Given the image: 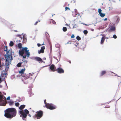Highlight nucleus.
I'll return each instance as SVG.
<instances>
[{
	"mask_svg": "<svg viewBox=\"0 0 121 121\" xmlns=\"http://www.w3.org/2000/svg\"><path fill=\"white\" fill-rule=\"evenodd\" d=\"M17 111L16 109L13 108H9L5 110L4 116L8 118H12L16 115Z\"/></svg>",
	"mask_w": 121,
	"mask_h": 121,
	"instance_id": "f257e3e1",
	"label": "nucleus"
},
{
	"mask_svg": "<svg viewBox=\"0 0 121 121\" xmlns=\"http://www.w3.org/2000/svg\"><path fill=\"white\" fill-rule=\"evenodd\" d=\"M27 49V48L25 47L22 48V50H20L19 51V55L22 56L24 59L26 58V56L28 57H29L30 53L29 52V50H28Z\"/></svg>",
	"mask_w": 121,
	"mask_h": 121,
	"instance_id": "f03ea898",
	"label": "nucleus"
},
{
	"mask_svg": "<svg viewBox=\"0 0 121 121\" xmlns=\"http://www.w3.org/2000/svg\"><path fill=\"white\" fill-rule=\"evenodd\" d=\"M7 55H5V57L6 58L5 64L7 65L10 64H11V62L12 59V52L11 51L9 50L6 52Z\"/></svg>",
	"mask_w": 121,
	"mask_h": 121,
	"instance_id": "7ed1b4c3",
	"label": "nucleus"
},
{
	"mask_svg": "<svg viewBox=\"0 0 121 121\" xmlns=\"http://www.w3.org/2000/svg\"><path fill=\"white\" fill-rule=\"evenodd\" d=\"M6 103V98L3 95L0 94V105L5 106Z\"/></svg>",
	"mask_w": 121,
	"mask_h": 121,
	"instance_id": "20e7f679",
	"label": "nucleus"
},
{
	"mask_svg": "<svg viewBox=\"0 0 121 121\" xmlns=\"http://www.w3.org/2000/svg\"><path fill=\"white\" fill-rule=\"evenodd\" d=\"M43 114V112L41 110L38 111L36 112L34 117L35 118L38 119H40L42 117Z\"/></svg>",
	"mask_w": 121,
	"mask_h": 121,
	"instance_id": "39448f33",
	"label": "nucleus"
},
{
	"mask_svg": "<svg viewBox=\"0 0 121 121\" xmlns=\"http://www.w3.org/2000/svg\"><path fill=\"white\" fill-rule=\"evenodd\" d=\"M46 108L50 110L54 109L56 108V106L53 104H49L48 103L46 105Z\"/></svg>",
	"mask_w": 121,
	"mask_h": 121,
	"instance_id": "423d86ee",
	"label": "nucleus"
},
{
	"mask_svg": "<svg viewBox=\"0 0 121 121\" xmlns=\"http://www.w3.org/2000/svg\"><path fill=\"white\" fill-rule=\"evenodd\" d=\"M19 113L21 114V115H20V117H22L23 120L26 121V120L25 118L26 117L27 114L25 113L23 110L20 111H19Z\"/></svg>",
	"mask_w": 121,
	"mask_h": 121,
	"instance_id": "0eeeda50",
	"label": "nucleus"
},
{
	"mask_svg": "<svg viewBox=\"0 0 121 121\" xmlns=\"http://www.w3.org/2000/svg\"><path fill=\"white\" fill-rule=\"evenodd\" d=\"M35 78V76L33 73L31 74L29 73L25 77V78H26V79H34Z\"/></svg>",
	"mask_w": 121,
	"mask_h": 121,
	"instance_id": "6e6552de",
	"label": "nucleus"
},
{
	"mask_svg": "<svg viewBox=\"0 0 121 121\" xmlns=\"http://www.w3.org/2000/svg\"><path fill=\"white\" fill-rule=\"evenodd\" d=\"M34 59L36 61L39 62V63L43 62L44 61L41 58L39 57H34Z\"/></svg>",
	"mask_w": 121,
	"mask_h": 121,
	"instance_id": "1a4fd4ad",
	"label": "nucleus"
},
{
	"mask_svg": "<svg viewBox=\"0 0 121 121\" xmlns=\"http://www.w3.org/2000/svg\"><path fill=\"white\" fill-rule=\"evenodd\" d=\"M56 71L57 73H64V70L62 68L59 67L56 69Z\"/></svg>",
	"mask_w": 121,
	"mask_h": 121,
	"instance_id": "9d476101",
	"label": "nucleus"
},
{
	"mask_svg": "<svg viewBox=\"0 0 121 121\" xmlns=\"http://www.w3.org/2000/svg\"><path fill=\"white\" fill-rule=\"evenodd\" d=\"M50 69L52 71L54 72L56 71V68L53 64H52L50 66Z\"/></svg>",
	"mask_w": 121,
	"mask_h": 121,
	"instance_id": "9b49d317",
	"label": "nucleus"
},
{
	"mask_svg": "<svg viewBox=\"0 0 121 121\" xmlns=\"http://www.w3.org/2000/svg\"><path fill=\"white\" fill-rule=\"evenodd\" d=\"M45 49V47L44 46L41 47V49L39 51H38V53L40 54L41 53H43L44 52V49Z\"/></svg>",
	"mask_w": 121,
	"mask_h": 121,
	"instance_id": "f8f14e48",
	"label": "nucleus"
},
{
	"mask_svg": "<svg viewBox=\"0 0 121 121\" xmlns=\"http://www.w3.org/2000/svg\"><path fill=\"white\" fill-rule=\"evenodd\" d=\"M22 61V66L24 67L25 66L26 64L27 63V61L26 60H23Z\"/></svg>",
	"mask_w": 121,
	"mask_h": 121,
	"instance_id": "ddd939ff",
	"label": "nucleus"
},
{
	"mask_svg": "<svg viewBox=\"0 0 121 121\" xmlns=\"http://www.w3.org/2000/svg\"><path fill=\"white\" fill-rule=\"evenodd\" d=\"M115 30V28L114 26H112L109 29V31L110 32H112L113 31Z\"/></svg>",
	"mask_w": 121,
	"mask_h": 121,
	"instance_id": "4468645a",
	"label": "nucleus"
},
{
	"mask_svg": "<svg viewBox=\"0 0 121 121\" xmlns=\"http://www.w3.org/2000/svg\"><path fill=\"white\" fill-rule=\"evenodd\" d=\"M49 23L51 24H56V23L55 21L52 19H51L50 20Z\"/></svg>",
	"mask_w": 121,
	"mask_h": 121,
	"instance_id": "2eb2a0df",
	"label": "nucleus"
},
{
	"mask_svg": "<svg viewBox=\"0 0 121 121\" xmlns=\"http://www.w3.org/2000/svg\"><path fill=\"white\" fill-rule=\"evenodd\" d=\"M25 69L24 68V69H22L20 71H19V72L20 73V74H23L24 73V72L25 70Z\"/></svg>",
	"mask_w": 121,
	"mask_h": 121,
	"instance_id": "dca6fc26",
	"label": "nucleus"
},
{
	"mask_svg": "<svg viewBox=\"0 0 121 121\" xmlns=\"http://www.w3.org/2000/svg\"><path fill=\"white\" fill-rule=\"evenodd\" d=\"M106 73V72L105 71H103L101 72L100 74V76H102L105 74Z\"/></svg>",
	"mask_w": 121,
	"mask_h": 121,
	"instance_id": "f3484780",
	"label": "nucleus"
},
{
	"mask_svg": "<svg viewBox=\"0 0 121 121\" xmlns=\"http://www.w3.org/2000/svg\"><path fill=\"white\" fill-rule=\"evenodd\" d=\"M105 40V36H104L102 37V38L101 41V44H102L103 43H104V42Z\"/></svg>",
	"mask_w": 121,
	"mask_h": 121,
	"instance_id": "a211bd4d",
	"label": "nucleus"
},
{
	"mask_svg": "<svg viewBox=\"0 0 121 121\" xmlns=\"http://www.w3.org/2000/svg\"><path fill=\"white\" fill-rule=\"evenodd\" d=\"M25 107V105H22L20 106L19 108L20 110H22Z\"/></svg>",
	"mask_w": 121,
	"mask_h": 121,
	"instance_id": "6ab92c4d",
	"label": "nucleus"
},
{
	"mask_svg": "<svg viewBox=\"0 0 121 121\" xmlns=\"http://www.w3.org/2000/svg\"><path fill=\"white\" fill-rule=\"evenodd\" d=\"M18 46L19 48L21 49L22 48V44L21 43H18Z\"/></svg>",
	"mask_w": 121,
	"mask_h": 121,
	"instance_id": "aec40b11",
	"label": "nucleus"
},
{
	"mask_svg": "<svg viewBox=\"0 0 121 121\" xmlns=\"http://www.w3.org/2000/svg\"><path fill=\"white\" fill-rule=\"evenodd\" d=\"M22 63L21 62H19L17 64V66L18 67H19L21 66V65H22Z\"/></svg>",
	"mask_w": 121,
	"mask_h": 121,
	"instance_id": "412c9836",
	"label": "nucleus"
},
{
	"mask_svg": "<svg viewBox=\"0 0 121 121\" xmlns=\"http://www.w3.org/2000/svg\"><path fill=\"white\" fill-rule=\"evenodd\" d=\"M100 16L102 17H104L105 15V14L102 13L99 14Z\"/></svg>",
	"mask_w": 121,
	"mask_h": 121,
	"instance_id": "4be33fe9",
	"label": "nucleus"
},
{
	"mask_svg": "<svg viewBox=\"0 0 121 121\" xmlns=\"http://www.w3.org/2000/svg\"><path fill=\"white\" fill-rule=\"evenodd\" d=\"M8 103H9V104L10 105H11L13 104L14 102L13 101H11L8 102Z\"/></svg>",
	"mask_w": 121,
	"mask_h": 121,
	"instance_id": "5701e85b",
	"label": "nucleus"
},
{
	"mask_svg": "<svg viewBox=\"0 0 121 121\" xmlns=\"http://www.w3.org/2000/svg\"><path fill=\"white\" fill-rule=\"evenodd\" d=\"M13 42L12 41H11L9 43V46L11 47H12L13 45Z\"/></svg>",
	"mask_w": 121,
	"mask_h": 121,
	"instance_id": "b1692460",
	"label": "nucleus"
},
{
	"mask_svg": "<svg viewBox=\"0 0 121 121\" xmlns=\"http://www.w3.org/2000/svg\"><path fill=\"white\" fill-rule=\"evenodd\" d=\"M26 114H28L29 113V111L28 110L26 109L24 110V112Z\"/></svg>",
	"mask_w": 121,
	"mask_h": 121,
	"instance_id": "393cba45",
	"label": "nucleus"
},
{
	"mask_svg": "<svg viewBox=\"0 0 121 121\" xmlns=\"http://www.w3.org/2000/svg\"><path fill=\"white\" fill-rule=\"evenodd\" d=\"M63 30L64 32H65L67 30V29L66 27H64L63 28Z\"/></svg>",
	"mask_w": 121,
	"mask_h": 121,
	"instance_id": "a878e982",
	"label": "nucleus"
},
{
	"mask_svg": "<svg viewBox=\"0 0 121 121\" xmlns=\"http://www.w3.org/2000/svg\"><path fill=\"white\" fill-rule=\"evenodd\" d=\"M8 48L7 46H6L5 47V48H4V51H6L7 52L8 51H9V50L8 51L7 49Z\"/></svg>",
	"mask_w": 121,
	"mask_h": 121,
	"instance_id": "bb28decb",
	"label": "nucleus"
},
{
	"mask_svg": "<svg viewBox=\"0 0 121 121\" xmlns=\"http://www.w3.org/2000/svg\"><path fill=\"white\" fill-rule=\"evenodd\" d=\"M41 21L40 20H38L37 21H36L35 23L34 24V25H37V24L39 22H40Z\"/></svg>",
	"mask_w": 121,
	"mask_h": 121,
	"instance_id": "cd10ccee",
	"label": "nucleus"
},
{
	"mask_svg": "<svg viewBox=\"0 0 121 121\" xmlns=\"http://www.w3.org/2000/svg\"><path fill=\"white\" fill-rule=\"evenodd\" d=\"M76 39L78 40H80L81 39V38L78 36H77Z\"/></svg>",
	"mask_w": 121,
	"mask_h": 121,
	"instance_id": "c85d7f7f",
	"label": "nucleus"
},
{
	"mask_svg": "<svg viewBox=\"0 0 121 121\" xmlns=\"http://www.w3.org/2000/svg\"><path fill=\"white\" fill-rule=\"evenodd\" d=\"M102 10H101V9H98V12L99 14L102 13Z\"/></svg>",
	"mask_w": 121,
	"mask_h": 121,
	"instance_id": "c756f323",
	"label": "nucleus"
},
{
	"mask_svg": "<svg viewBox=\"0 0 121 121\" xmlns=\"http://www.w3.org/2000/svg\"><path fill=\"white\" fill-rule=\"evenodd\" d=\"M85 35L87 34L88 33V31L86 30H85L83 31Z\"/></svg>",
	"mask_w": 121,
	"mask_h": 121,
	"instance_id": "7c9ffc66",
	"label": "nucleus"
},
{
	"mask_svg": "<svg viewBox=\"0 0 121 121\" xmlns=\"http://www.w3.org/2000/svg\"><path fill=\"white\" fill-rule=\"evenodd\" d=\"M15 105L17 107L19 105V104L18 102L16 103H15Z\"/></svg>",
	"mask_w": 121,
	"mask_h": 121,
	"instance_id": "2f4dec72",
	"label": "nucleus"
},
{
	"mask_svg": "<svg viewBox=\"0 0 121 121\" xmlns=\"http://www.w3.org/2000/svg\"><path fill=\"white\" fill-rule=\"evenodd\" d=\"M113 37L114 39H116L117 38V36L115 35H113Z\"/></svg>",
	"mask_w": 121,
	"mask_h": 121,
	"instance_id": "473e14b6",
	"label": "nucleus"
},
{
	"mask_svg": "<svg viewBox=\"0 0 121 121\" xmlns=\"http://www.w3.org/2000/svg\"><path fill=\"white\" fill-rule=\"evenodd\" d=\"M44 104L45 105V106H46V105L47 104V103L46 100V99L44 100Z\"/></svg>",
	"mask_w": 121,
	"mask_h": 121,
	"instance_id": "72a5a7b5",
	"label": "nucleus"
},
{
	"mask_svg": "<svg viewBox=\"0 0 121 121\" xmlns=\"http://www.w3.org/2000/svg\"><path fill=\"white\" fill-rule=\"evenodd\" d=\"M65 10H66L67 9H68L69 10H70V9L69 8L67 7H65Z\"/></svg>",
	"mask_w": 121,
	"mask_h": 121,
	"instance_id": "f704fd0d",
	"label": "nucleus"
},
{
	"mask_svg": "<svg viewBox=\"0 0 121 121\" xmlns=\"http://www.w3.org/2000/svg\"><path fill=\"white\" fill-rule=\"evenodd\" d=\"M75 37L74 35H72L71 36V38H73Z\"/></svg>",
	"mask_w": 121,
	"mask_h": 121,
	"instance_id": "c9c22d12",
	"label": "nucleus"
},
{
	"mask_svg": "<svg viewBox=\"0 0 121 121\" xmlns=\"http://www.w3.org/2000/svg\"><path fill=\"white\" fill-rule=\"evenodd\" d=\"M37 45L38 46V47H40V46H41V44H40L39 43H38L37 44Z\"/></svg>",
	"mask_w": 121,
	"mask_h": 121,
	"instance_id": "e433bc0d",
	"label": "nucleus"
},
{
	"mask_svg": "<svg viewBox=\"0 0 121 121\" xmlns=\"http://www.w3.org/2000/svg\"><path fill=\"white\" fill-rule=\"evenodd\" d=\"M109 10L112 9V7H109Z\"/></svg>",
	"mask_w": 121,
	"mask_h": 121,
	"instance_id": "4c0bfd02",
	"label": "nucleus"
},
{
	"mask_svg": "<svg viewBox=\"0 0 121 121\" xmlns=\"http://www.w3.org/2000/svg\"><path fill=\"white\" fill-rule=\"evenodd\" d=\"M10 97H8L7 98V100H9L10 99Z\"/></svg>",
	"mask_w": 121,
	"mask_h": 121,
	"instance_id": "58836bf2",
	"label": "nucleus"
},
{
	"mask_svg": "<svg viewBox=\"0 0 121 121\" xmlns=\"http://www.w3.org/2000/svg\"><path fill=\"white\" fill-rule=\"evenodd\" d=\"M2 82L1 78L0 77V83Z\"/></svg>",
	"mask_w": 121,
	"mask_h": 121,
	"instance_id": "ea45409f",
	"label": "nucleus"
},
{
	"mask_svg": "<svg viewBox=\"0 0 121 121\" xmlns=\"http://www.w3.org/2000/svg\"><path fill=\"white\" fill-rule=\"evenodd\" d=\"M17 36L19 37H20L21 36V35H17Z\"/></svg>",
	"mask_w": 121,
	"mask_h": 121,
	"instance_id": "a19ab883",
	"label": "nucleus"
},
{
	"mask_svg": "<svg viewBox=\"0 0 121 121\" xmlns=\"http://www.w3.org/2000/svg\"><path fill=\"white\" fill-rule=\"evenodd\" d=\"M107 20V18H105L104 19V20L105 21H106Z\"/></svg>",
	"mask_w": 121,
	"mask_h": 121,
	"instance_id": "79ce46f5",
	"label": "nucleus"
},
{
	"mask_svg": "<svg viewBox=\"0 0 121 121\" xmlns=\"http://www.w3.org/2000/svg\"><path fill=\"white\" fill-rule=\"evenodd\" d=\"M109 107H110L105 106V108H109Z\"/></svg>",
	"mask_w": 121,
	"mask_h": 121,
	"instance_id": "37998d69",
	"label": "nucleus"
},
{
	"mask_svg": "<svg viewBox=\"0 0 121 121\" xmlns=\"http://www.w3.org/2000/svg\"><path fill=\"white\" fill-rule=\"evenodd\" d=\"M3 74H4L5 75H6V74H7V73H3Z\"/></svg>",
	"mask_w": 121,
	"mask_h": 121,
	"instance_id": "c03bdc74",
	"label": "nucleus"
},
{
	"mask_svg": "<svg viewBox=\"0 0 121 121\" xmlns=\"http://www.w3.org/2000/svg\"><path fill=\"white\" fill-rule=\"evenodd\" d=\"M83 24L85 25H86V26H88L89 25H87V24Z\"/></svg>",
	"mask_w": 121,
	"mask_h": 121,
	"instance_id": "a18cd8bd",
	"label": "nucleus"
},
{
	"mask_svg": "<svg viewBox=\"0 0 121 121\" xmlns=\"http://www.w3.org/2000/svg\"><path fill=\"white\" fill-rule=\"evenodd\" d=\"M69 62V63L70 64L71 63V61L70 60H69V61H68Z\"/></svg>",
	"mask_w": 121,
	"mask_h": 121,
	"instance_id": "49530a36",
	"label": "nucleus"
},
{
	"mask_svg": "<svg viewBox=\"0 0 121 121\" xmlns=\"http://www.w3.org/2000/svg\"><path fill=\"white\" fill-rule=\"evenodd\" d=\"M70 43V44H71V43H70L69 42H68L67 43L68 44V43Z\"/></svg>",
	"mask_w": 121,
	"mask_h": 121,
	"instance_id": "de8ad7c7",
	"label": "nucleus"
},
{
	"mask_svg": "<svg viewBox=\"0 0 121 121\" xmlns=\"http://www.w3.org/2000/svg\"><path fill=\"white\" fill-rule=\"evenodd\" d=\"M44 44V43H43V44H41V45H43Z\"/></svg>",
	"mask_w": 121,
	"mask_h": 121,
	"instance_id": "09e8293b",
	"label": "nucleus"
},
{
	"mask_svg": "<svg viewBox=\"0 0 121 121\" xmlns=\"http://www.w3.org/2000/svg\"><path fill=\"white\" fill-rule=\"evenodd\" d=\"M29 116L30 117H31V115L30 114H29Z\"/></svg>",
	"mask_w": 121,
	"mask_h": 121,
	"instance_id": "8fccbe9b",
	"label": "nucleus"
},
{
	"mask_svg": "<svg viewBox=\"0 0 121 121\" xmlns=\"http://www.w3.org/2000/svg\"><path fill=\"white\" fill-rule=\"evenodd\" d=\"M2 87V86L1 85H0V87Z\"/></svg>",
	"mask_w": 121,
	"mask_h": 121,
	"instance_id": "3c124183",
	"label": "nucleus"
},
{
	"mask_svg": "<svg viewBox=\"0 0 121 121\" xmlns=\"http://www.w3.org/2000/svg\"><path fill=\"white\" fill-rule=\"evenodd\" d=\"M1 65V61H0V66Z\"/></svg>",
	"mask_w": 121,
	"mask_h": 121,
	"instance_id": "603ef678",
	"label": "nucleus"
},
{
	"mask_svg": "<svg viewBox=\"0 0 121 121\" xmlns=\"http://www.w3.org/2000/svg\"><path fill=\"white\" fill-rule=\"evenodd\" d=\"M105 38L107 39H108V38H107L106 37H105Z\"/></svg>",
	"mask_w": 121,
	"mask_h": 121,
	"instance_id": "864d4df0",
	"label": "nucleus"
},
{
	"mask_svg": "<svg viewBox=\"0 0 121 121\" xmlns=\"http://www.w3.org/2000/svg\"><path fill=\"white\" fill-rule=\"evenodd\" d=\"M14 31H15V32H17V31L16 30H14Z\"/></svg>",
	"mask_w": 121,
	"mask_h": 121,
	"instance_id": "5fc2aeb1",
	"label": "nucleus"
},
{
	"mask_svg": "<svg viewBox=\"0 0 121 121\" xmlns=\"http://www.w3.org/2000/svg\"><path fill=\"white\" fill-rule=\"evenodd\" d=\"M119 19V18H117V19Z\"/></svg>",
	"mask_w": 121,
	"mask_h": 121,
	"instance_id": "6e6d98bb",
	"label": "nucleus"
},
{
	"mask_svg": "<svg viewBox=\"0 0 121 121\" xmlns=\"http://www.w3.org/2000/svg\"><path fill=\"white\" fill-rule=\"evenodd\" d=\"M103 36V35L102 34H101Z\"/></svg>",
	"mask_w": 121,
	"mask_h": 121,
	"instance_id": "4d7b16f0",
	"label": "nucleus"
},
{
	"mask_svg": "<svg viewBox=\"0 0 121 121\" xmlns=\"http://www.w3.org/2000/svg\"><path fill=\"white\" fill-rule=\"evenodd\" d=\"M75 10H76V9H75Z\"/></svg>",
	"mask_w": 121,
	"mask_h": 121,
	"instance_id": "13d9d810",
	"label": "nucleus"
}]
</instances>
